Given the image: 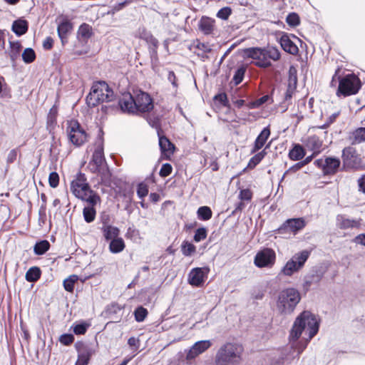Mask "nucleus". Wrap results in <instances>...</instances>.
I'll return each mask as SVG.
<instances>
[{
	"label": "nucleus",
	"instance_id": "obj_1",
	"mask_svg": "<svg viewBox=\"0 0 365 365\" xmlns=\"http://www.w3.org/2000/svg\"><path fill=\"white\" fill-rule=\"evenodd\" d=\"M319 324L316 316L309 311H304L295 319L289 334V343L293 349L283 354L277 365H289L298 358L306 349L310 340L317 334Z\"/></svg>",
	"mask_w": 365,
	"mask_h": 365
},
{
	"label": "nucleus",
	"instance_id": "obj_2",
	"mask_svg": "<svg viewBox=\"0 0 365 365\" xmlns=\"http://www.w3.org/2000/svg\"><path fill=\"white\" fill-rule=\"evenodd\" d=\"M118 103L121 110L129 114L148 112L153 108L152 98L145 92H140L135 98L130 93H125Z\"/></svg>",
	"mask_w": 365,
	"mask_h": 365
},
{
	"label": "nucleus",
	"instance_id": "obj_3",
	"mask_svg": "<svg viewBox=\"0 0 365 365\" xmlns=\"http://www.w3.org/2000/svg\"><path fill=\"white\" fill-rule=\"evenodd\" d=\"M71 191L77 198L91 205H96L101 200L98 195L91 189L86 175L81 172L78 173L71 181Z\"/></svg>",
	"mask_w": 365,
	"mask_h": 365
},
{
	"label": "nucleus",
	"instance_id": "obj_4",
	"mask_svg": "<svg viewBox=\"0 0 365 365\" xmlns=\"http://www.w3.org/2000/svg\"><path fill=\"white\" fill-rule=\"evenodd\" d=\"M300 299V294L296 289H284L277 296L276 309L282 314H290L294 312Z\"/></svg>",
	"mask_w": 365,
	"mask_h": 365
},
{
	"label": "nucleus",
	"instance_id": "obj_5",
	"mask_svg": "<svg viewBox=\"0 0 365 365\" xmlns=\"http://www.w3.org/2000/svg\"><path fill=\"white\" fill-rule=\"evenodd\" d=\"M114 93L105 81H98L91 87L89 94L86 97V103L89 107L96 106L106 101H113Z\"/></svg>",
	"mask_w": 365,
	"mask_h": 365
},
{
	"label": "nucleus",
	"instance_id": "obj_6",
	"mask_svg": "<svg viewBox=\"0 0 365 365\" xmlns=\"http://www.w3.org/2000/svg\"><path fill=\"white\" fill-rule=\"evenodd\" d=\"M279 58L280 52L276 47L252 48V64L258 67L270 66L272 61H276Z\"/></svg>",
	"mask_w": 365,
	"mask_h": 365
},
{
	"label": "nucleus",
	"instance_id": "obj_7",
	"mask_svg": "<svg viewBox=\"0 0 365 365\" xmlns=\"http://www.w3.org/2000/svg\"><path fill=\"white\" fill-rule=\"evenodd\" d=\"M361 87L360 79L354 73L339 77V86L336 95L339 98H345L356 94Z\"/></svg>",
	"mask_w": 365,
	"mask_h": 365
},
{
	"label": "nucleus",
	"instance_id": "obj_8",
	"mask_svg": "<svg viewBox=\"0 0 365 365\" xmlns=\"http://www.w3.org/2000/svg\"><path fill=\"white\" fill-rule=\"evenodd\" d=\"M310 255V252L302 250L295 253L284 264L280 271V274L291 277L298 272L304 265Z\"/></svg>",
	"mask_w": 365,
	"mask_h": 365
},
{
	"label": "nucleus",
	"instance_id": "obj_9",
	"mask_svg": "<svg viewBox=\"0 0 365 365\" xmlns=\"http://www.w3.org/2000/svg\"><path fill=\"white\" fill-rule=\"evenodd\" d=\"M239 349L236 345L227 343L222 346L216 356L217 363L220 365H226L230 362L237 361L239 356Z\"/></svg>",
	"mask_w": 365,
	"mask_h": 365
},
{
	"label": "nucleus",
	"instance_id": "obj_10",
	"mask_svg": "<svg viewBox=\"0 0 365 365\" xmlns=\"http://www.w3.org/2000/svg\"><path fill=\"white\" fill-rule=\"evenodd\" d=\"M67 133L69 140L76 146H81L87 140L86 133L76 120L68 123Z\"/></svg>",
	"mask_w": 365,
	"mask_h": 365
},
{
	"label": "nucleus",
	"instance_id": "obj_11",
	"mask_svg": "<svg viewBox=\"0 0 365 365\" xmlns=\"http://www.w3.org/2000/svg\"><path fill=\"white\" fill-rule=\"evenodd\" d=\"M276 259V255L272 249L266 248L258 252L255 257V264L258 267H272Z\"/></svg>",
	"mask_w": 365,
	"mask_h": 365
},
{
	"label": "nucleus",
	"instance_id": "obj_12",
	"mask_svg": "<svg viewBox=\"0 0 365 365\" xmlns=\"http://www.w3.org/2000/svg\"><path fill=\"white\" fill-rule=\"evenodd\" d=\"M107 164L104 156L103 144L99 140L92 155V158L88 165V168L92 173H96L98 168Z\"/></svg>",
	"mask_w": 365,
	"mask_h": 365
},
{
	"label": "nucleus",
	"instance_id": "obj_13",
	"mask_svg": "<svg viewBox=\"0 0 365 365\" xmlns=\"http://www.w3.org/2000/svg\"><path fill=\"white\" fill-rule=\"evenodd\" d=\"M340 164L339 159L333 157H327L325 159H318L314 161V165L321 168L325 175L335 174Z\"/></svg>",
	"mask_w": 365,
	"mask_h": 365
},
{
	"label": "nucleus",
	"instance_id": "obj_14",
	"mask_svg": "<svg viewBox=\"0 0 365 365\" xmlns=\"http://www.w3.org/2000/svg\"><path fill=\"white\" fill-rule=\"evenodd\" d=\"M305 226L306 222L302 217L288 219L279 228V232L281 234L296 235Z\"/></svg>",
	"mask_w": 365,
	"mask_h": 365
},
{
	"label": "nucleus",
	"instance_id": "obj_15",
	"mask_svg": "<svg viewBox=\"0 0 365 365\" xmlns=\"http://www.w3.org/2000/svg\"><path fill=\"white\" fill-rule=\"evenodd\" d=\"M210 272L208 267H195L191 269L188 274V282L195 287H201L205 279L207 277Z\"/></svg>",
	"mask_w": 365,
	"mask_h": 365
},
{
	"label": "nucleus",
	"instance_id": "obj_16",
	"mask_svg": "<svg viewBox=\"0 0 365 365\" xmlns=\"http://www.w3.org/2000/svg\"><path fill=\"white\" fill-rule=\"evenodd\" d=\"M211 344L210 340H202L195 342L187 354V359H195L197 356L210 348Z\"/></svg>",
	"mask_w": 365,
	"mask_h": 365
},
{
	"label": "nucleus",
	"instance_id": "obj_17",
	"mask_svg": "<svg viewBox=\"0 0 365 365\" xmlns=\"http://www.w3.org/2000/svg\"><path fill=\"white\" fill-rule=\"evenodd\" d=\"M162 130L160 128H158L157 133L161 153L164 155L172 154L175 149V146L168 138L162 134Z\"/></svg>",
	"mask_w": 365,
	"mask_h": 365
},
{
	"label": "nucleus",
	"instance_id": "obj_18",
	"mask_svg": "<svg viewBox=\"0 0 365 365\" xmlns=\"http://www.w3.org/2000/svg\"><path fill=\"white\" fill-rule=\"evenodd\" d=\"M279 43L282 49L292 55H296L298 51L297 46L291 40V38L287 34H283L279 38Z\"/></svg>",
	"mask_w": 365,
	"mask_h": 365
},
{
	"label": "nucleus",
	"instance_id": "obj_19",
	"mask_svg": "<svg viewBox=\"0 0 365 365\" xmlns=\"http://www.w3.org/2000/svg\"><path fill=\"white\" fill-rule=\"evenodd\" d=\"M337 225L341 229L359 227L361 225V219L354 220L347 218L345 215H338L336 218Z\"/></svg>",
	"mask_w": 365,
	"mask_h": 365
},
{
	"label": "nucleus",
	"instance_id": "obj_20",
	"mask_svg": "<svg viewBox=\"0 0 365 365\" xmlns=\"http://www.w3.org/2000/svg\"><path fill=\"white\" fill-rule=\"evenodd\" d=\"M269 135L270 129L269 126H267L262 129V130L257 137L255 141L254 149H252V153L262 148L264 145Z\"/></svg>",
	"mask_w": 365,
	"mask_h": 365
},
{
	"label": "nucleus",
	"instance_id": "obj_21",
	"mask_svg": "<svg viewBox=\"0 0 365 365\" xmlns=\"http://www.w3.org/2000/svg\"><path fill=\"white\" fill-rule=\"evenodd\" d=\"M29 29V23L26 20L19 19L12 24L11 30L17 36L25 34Z\"/></svg>",
	"mask_w": 365,
	"mask_h": 365
},
{
	"label": "nucleus",
	"instance_id": "obj_22",
	"mask_svg": "<svg viewBox=\"0 0 365 365\" xmlns=\"http://www.w3.org/2000/svg\"><path fill=\"white\" fill-rule=\"evenodd\" d=\"M103 235L106 240H112L118 237L120 235V230L115 226H105L101 228Z\"/></svg>",
	"mask_w": 365,
	"mask_h": 365
},
{
	"label": "nucleus",
	"instance_id": "obj_23",
	"mask_svg": "<svg viewBox=\"0 0 365 365\" xmlns=\"http://www.w3.org/2000/svg\"><path fill=\"white\" fill-rule=\"evenodd\" d=\"M215 21L208 17H202L199 22V29L205 35L210 34L214 28Z\"/></svg>",
	"mask_w": 365,
	"mask_h": 365
},
{
	"label": "nucleus",
	"instance_id": "obj_24",
	"mask_svg": "<svg viewBox=\"0 0 365 365\" xmlns=\"http://www.w3.org/2000/svg\"><path fill=\"white\" fill-rule=\"evenodd\" d=\"M125 247V242L121 237H116L110 240L109 250L111 253L117 254L122 252Z\"/></svg>",
	"mask_w": 365,
	"mask_h": 365
},
{
	"label": "nucleus",
	"instance_id": "obj_25",
	"mask_svg": "<svg viewBox=\"0 0 365 365\" xmlns=\"http://www.w3.org/2000/svg\"><path fill=\"white\" fill-rule=\"evenodd\" d=\"M306 146L314 152L319 153L322 146V141L317 135H312L307 138Z\"/></svg>",
	"mask_w": 365,
	"mask_h": 365
},
{
	"label": "nucleus",
	"instance_id": "obj_26",
	"mask_svg": "<svg viewBox=\"0 0 365 365\" xmlns=\"http://www.w3.org/2000/svg\"><path fill=\"white\" fill-rule=\"evenodd\" d=\"M96 173L100 175L101 183L107 185L110 182L111 173L107 164L98 168Z\"/></svg>",
	"mask_w": 365,
	"mask_h": 365
},
{
	"label": "nucleus",
	"instance_id": "obj_27",
	"mask_svg": "<svg viewBox=\"0 0 365 365\" xmlns=\"http://www.w3.org/2000/svg\"><path fill=\"white\" fill-rule=\"evenodd\" d=\"M305 155V151L303 147L299 144H296L294 145L292 149H291L289 152V158L292 160H299L304 158Z\"/></svg>",
	"mask_w": 365,
	"mask_h": 365
},
{
	"label": "nucleus",
	"instance_id": "obj_28",
	"mask_svg": "<svg viewBox=\"0 0 365 365\" xmlns=\"http://www.w3.org/2000/svg\"><path fill=\"white\" fill-rule=\"evenodd\" d=\"M352 144H359L365 142V128L361 127L355 129L351 135Z\"/></svg>",
	"mask_w": 365,
	"mask_h": 365
},
{
	"label": "nucleus",
	"instance_id": "obj_29",
	"mask_svg": "<svg viewBox=\"0 0 365 365\" xmlns=\"http://www.w3.org/2000/svg\"><path fill=\"white\" fill-rule=\"evenodd\" d=\"M50 247L51 245L46 240L38 241L34 246V252L36 255H42L50 249Z\"/></svg>",
	"mask_w": 365,
	"mask_h": 365
},
{
	"label": "nucleus",
	"instance_id": "obj_30",
	"mask_svg": "<svg viewBox=\"0 0 365 365\" xmlns=\"http://www.w3.org/2000/svg\"><path fill=\"white\" fill-rule=\"evenodd\" d=\"M41 274V271L38 267H32L26 273L25 278L29 282H36Z\"/></svg>",
	"mask_w": 365,
	"mask_h": 365
},
{
	"label": "nucleus",
	"instance_id": "obj_31",
	"mask_svg": "<svg viewBox=\"0 0 365 365\" xmlns=\"http://www.w3.org/2000/svg\"><path fill=\"white\" fill-rule=\"evenodd\" d=\"M197 215L199 220L207 221L211 219L212 216V212L210 207L202 206L197 209Z\"/></svg>",
	"mask_w": 365,
	"mask_h": 365
},
{
	"label": "nucleus",
	"instance_id": "obj_32",
	"mask_svg": "<svg viewBox=\"0 0 365 365\" xmlns=\"http://www.w3.org/2000/svg\"><path fill=\"white\" fill-rule=\"evenodd\" d=\"M85 207L83 210L84 220L86 222L90 223L95 220L96 211L94 208L95 205Z\"/></svg>",
	"mask_w": 365,
	"mask_h": 365
},
{
	"label": "nucleus",
	"instance_id": "obj_33",
	"mask_svg": "<svg viewBox=\"0 0 365 365\" xmlns=\"http://www.w3.org/2000/svg\"><path fill=\"white\" fill-rule=\"evenodd\" d=\"M72 24L68 21H63L57 28L58 36H68L72 30Z\"/></svg>",
	"mask_w": 365,
	"mask_h": 365
},
{
	"label": "nucleus",
	"instance_id": "obj_34",
	"mask_svg": "<svg viewBox=\"0 0 365 365\" xmlns=\"http://www.w3.org/2000/svg\"><path fill=\"white\" fill-rule=\"evenodd\" d=\"M246 70L247 67L245 65H241L237 68L232 78L235 85H238L242 81Z\"/></svg>",
	"mask_w": 365,
	"mask_h": 365
},
{
	"label": "nucleus",
	"instance_id": "obj_35",
	"mask_svg": "<svg viewBox=\"0 0 365 365\" xmlns=\"http://www.w3.org/2000/svg\"><path fill=\"white\" fill-rule=\"evenodd\" d=\"M78 277L76 274L69 276L63 281V287L68 292H73L74 284L78 281Z\"/></svg>",
	"mask_w": 365,
	"mask_h": 365
},
{
	"label": "nucleus",
	"instance_id": "obj_36",
	"mask_svg": "<svg viewBox=\"0 0 365 365\" xmlns=\"http://www.w3.org/2000/svg\"><path fill=\"white\" fill-rule=\"evenodd\" d=\"M91 28L89 25L86 24L81 25L78 31V36L79 38H81L83 40H87L91 36Z\"/></svg>",
	"mask_w": 365,
	"mask_h": 365
},
{
	"label": "nucleus",
	"instance_id": "obj_37",
	"mask_svg": "<svg viewBox=\"0 0 365 365\" xmlns=\"http://www.w3.org/2000/svg\"><path fill=\"white\" fill-rule=\"evenodd\" d=\"M91 358V352L88 350H83L79 352L78 359L75 365H88Z\"/></svg>",
	"mask_w": 365,
	"mask_h": 365
},
{
	"label": "nucleus",
	"instance_id": "obj_38",
	"mask_svg": "<svg viewBox=\"0 0 365 365\" xmlns=\"http://www.w3.org/2000/svg\"><path fill=\"white\" fill-rule=\"evenodd\" d=\"M181 250L182 253L184 256H191L193 253L195 252L196 247L195 246L189 242L187 241H184L181 245Z\"/></svg>",
	"mask_w": 365,
	"mask_h": 365
},
{
	"label": "nucleus",
	"instance_id": "obj_39",
	"mask_svg": "<svg viewBox=\"0 0 365 365\" xmlns=\"http://www.w3.org/2000/svg\"><path fill=\"white\" fill-rule=\"evenodd\" d=\"M148 314V310L142 306H140L134 311L135 319L138 322H143Z\"/></svg>",
	"mask_w": 365,
	"mask_h": 365
},
{
	"label": "nucleus",
	"instance_id": "obj_40",
	"mask_svg": "<svg viewBox=\"0 0 365 365\" xmlns=\"http://www.w3.org/2000/svg\"><path fill=\"white\" fill-rule=\"evenodd\" d=\"M36 58V53L33 48H27L22 53V59L26 63H32Z\"/></svg>",
	"mask_w": 365,
	"mask_h": 365
},
{
	"label": "nucleus",
	"instance_id": "obj_41",
	"mask_svg": "<svg viewBox=\"0 0 365 365\" xmlns=\"http://www.w3.org/2000/svg\"><path fill=\"white\" fill-rule=\"evenodd\" d=\"M90 325V323L86 322H81L73 326V332L76 335L84 334Z\"/></svg>",
	"mask_w": 365,
	"mask_h": 365
},
{
	"label": "nucleus",
	"instance_id": "obj_42",
	"mask_svg": "<svg viewBox=\"0 0 365 365\" xmlns=\"http://www.w3.org/2000/svg\"><path fill=\"white\" fill-rule=\"evenodd\" d=\"M297 88V78H294L293 80V83L290 82L288 85L286 93H285V100L289 101L292 98L293 94L295 92Z\"/></svg>",
	"mask_w": 365,
	"mask_h": 365
},
{
	"label": "nucleus",
	"instance_id": "obj_43",
	"mask_svg": "<svg viewBox=\"0 0 365 365\" xmlns=\"http://www.w3.org/2000/svg\"><path fill=\"white\" fill-rule=\"evenodd\" d=\"M148 194V187L144 182H140L137 187V195L140 199H143Z\"/></svg>",
	"mask_w": 365,
	"mask_h": 365
},
{
	"label": "nucleus",
	"instance_id": "obj_44",
	"mask_svg": "<svg viewBox=\"0 0 365 365\" xmlns=\"http://www.w3.org/2000/svg\"><path fill=\"white\" fill-rule=\"evenodd\" d=\"M207 237V230L205 227H200L196 230L194 235V240L197 242L205 240Z\"/></svg>",
	"mask_w": 365,
	"mask_h": 365
},
{
	"label": "nucleus",
	"instance_id": "obj_45",
	"mask_svg": "<svg viewBox=\"0 0 365 365\" xmlns=\"http://www.w3.org/2000/svg\"><path fill=\"white\" fill-rule=\"evenodd\" d=\"M287 23L292 26H296L299 24V17L296 13H291L288 14L286 19Z\"/></svg>",
	"mask_w": 365,
	"mask_h": 365
},
{
	"label": "nucleus",
	"instance_id": "obj_46",
	"mask_svg": "<svg viewBox=\"0 0 365 365\" xmlns=\"http://www.w3.org/2000/svg\"><path fill=\"white\" fill-rule=\"evenodd\" d=\"M152 36L151 32L144 27L139 28L138 30L137 36L145 41H148Z\"/></svg>",
	"mask_w": 365,
	"mask_h": 365
},
{
	"label": "nucleus",
	"instance_id": "obj_47",
	"mask_svg": "<svg viewBox=\"0 0 365 365\" xmlns=\"http://www.w3.org/2000/svg\"><path fill=\"white\" fill-rule=\"evenodd\" d=\"M159 44H155L153 46H148V52L151 59V62L153 63L154 62H157L158 61V48Z\"/></svg>",
	"mask_w": 365,
	"mask_h": 365
},
{
	"label": "nucleus",
	"instance_id": "obj_48",
	"mask_svg": "<svg viewBox=\"0 0 365 365\" xmlns=\"http://www.w3.org/2000/svg\"><path fill=\"white\" fill-rule=\"evenodd\" d=\"M269 148V145L266 146V148L262 150L261 152L257 153L252 157V167L259 164L261 160L264 158L267 154L266 149Z\"/></svg>",
	"mask_w": 365,
	"mask_h": 365
},
{
	"label": "nucleus",
	"instance_id": "obj_49",
	"mask_svg": "<svg viewBox=\"0 0 365 365\" xmlns=\"http://www.w3.org/2000/svg\"><path fill=\"white\" fill-rule=\"evenodd\" d=\"M48 182L49 185L55 188L58 185L59 183V176L56 172H51L48 177Z\"/></svg>",
	"mask_w": 365,
	"mask_h": 365
},
{
	"label": "nucleus",
	"instance_id": "obj_50",
	"mask_svg": "<svg viewBox=\"0 0 365 365\" xmlns=\"http://www.w3.org/2000/svg\"><path fill=\"white\" fill-rule=\"evenodd\" d=\"M356 150L352 147L345 148L342 151V158L344 160H348L349 158L355 156Z\"/></svg>",
	"mask_w": 365,
	"mask_h": 365
},
{
	"label": "nucleus",
	"instance_id": "obj_51",
	"mask_svg": "<svg viewBox=\"0 0 365 365\" xmlns=\"http://www.w3.org/2000/svg\"><path fill=\"white\" fill-rule=\"evenodd\" d=\"M231 13L232 11L230 7H223L218 11L217 16L221 19L226 20L230 16Z\"/></svg>",
	"mask_w": 365,
	"mask_h": 365
},
{
	"label": "nucleus",
	"instance_id": "obj_52",
	"mask_svg": "<svg viewBox=\"0 0 365 365\" xmlns=\"http://www.w3.org/2000/svg\"><path fill=\"white\" fill-rule=\"evenodd\" d=\"M74 341V336L71 334H63L59 338V341L63 345H69Z\"/></svg>",
	"mask_w": 365,
	"mask_h": 365
},
{
	"label": "nucleus",
	"instance_id": "obj_53",
	"mask_svg": "<svg viewBox=\"0 0 365 365\" xmlns=\"http://www.w3.org/2000/svg\"><path fill=\"white\" fill-rule=\"evenodd\" d=\"M172 170L173 168L171 165L169 163H165L162 165L159 174L161 177H167L171 174Z\"/></svg>",
	"mask_w": 365,
	"mask_h": 365
},
{
	"label": "nucleus",
	"instance_id": "obj_54",
	"mask_svg": "<svg viewBox=\"0 0 365 365\" xmlns=\"http://www.w3.org/2000/svg\"><path fill=\"white\" fill-rule=\"evenodd\" d=\"M340 114V111H336L331 114L327 119V121L326 123H324L323 125L321 126V128H326L328 126H329L331 124H332L334 122H335L336 119L338 118V116Z\"/></svg>",
	"mask_w": 365,
	"mask_h": 365
},
{
	"label": "nucleus",
	"instance_id": "obj_55",
	"mask_svg": "<svg viewBox=\"0 0 365 365\" xmlns=\"http://www.w3.org/2000/svg\"><path fill=\"white\" fill-rule=\"evenodd\" d=\"M240 198L241 200H251V190L249 188L243 189L240 191Z\"/></svg>",
	"mask_w": 365,
	"mask_h": 365
},
{
	"label": "nucleus",
	"instance_id": "obj_56",
	"mask_svg": "<svg viewBox=\"0 0 365 365\" xmlns=\"http://www.w3.org/2000/svg\"><path fill=\"white\" fill-rule=\"evenodd\" d=\"M128 344L134 349V351H136L140 346V340L134 336L130 337L128 340Z\"/></svg>",
	"mask_w": 365,
	"mask_h": 365
},
{
	"label": "nucleus",
	"instance_id": "obj_57",
	"mask_svg": "<svg viewBox=\"0 0 365 365\" xmlns=\"http://www.w3.org/2000/svg\"><path fill=\"white\" fill-rule=\"evenodd\" d=\"M269 100V97L268 95L264 96L259 98L256 101H252V108L254 107H259L262 106V104L265 103Z\"/></svg>",
	"mask_w": 365,
	"mask_h": 365
},
{
	"label": "nucleus",
	"instance_id": "obj_58",
	"mask_svg": "<svg viewBox=\"0 0 365 365\" xmlns=\"http://www.w3.org/2000/svg\"><path fill=\"white\" fill-rule=\"evenodd\" d=\"M17 157V150L16 149H13L10 150L7 155L6 162L8 164L13 163L16 160Z\"/></svg>",
	"mask_w": 365,
	"mask_h": 365
},
{
	"label": "nucleus",
	"instance_id": "obj_59",
	"mask_svg": "<svg viewBox=\"0 0 365 365\" xmlns=\"http://www.w3.org/2000/svg\"><path fill=\"white\" fill-rule=\"evenodd\" d=\"M214 98L215 101L220 103L222 106H226L227 103V95L224 93L216 95Z\"/></svg>",
	"mask_w": 365,
	"mask_h": 365
},
{
	"label": "nucleus",
	"instance_id": "obj_60",
	"mask_svg": "<svg viewBox=\"0 0 365 365\" xmlns=\"http://www.w3.org/2000/svg\"><path fill=\"white\" fill-rule=\"evenodd\" d=\"M168 80L173 85V88H177L178 85L176 81V76L173 71H169L168 74Z\"/></svg>",
	"mask_w": 365,
	"mask_h": 365
},
{
	"label": "nucleus",
	"instance_id": "obj_61",
	"mask_svg": "<svg viewBox=\"0 0 365 365\" xmlns=\"http://www.w3.org/2000/svg\"><path fill=\"white\" fill-rule=\"evenodd\" d=\"M53 45V40L51 37L48 36L43 42V47L46 50H50Z\"/></svg>",
	"mask_w": 365,
	"mask_h": 365
},
{
	"label": "nucleus",
	"instance_id": "obj_62",
	"mask_svg": "<svg viewBox=\"0 0 365 365\" xmlns=\"http://www.w3.org/2000/svg\"><path fill=\"white\" fill-rule=\"evenodd\" d=\"M359 190L365 194V175L358 180Z\"/></svg>",
	"mask_w": 365,
	"mask_h": 365
},
{
	"label": "nucleus",
	"instance_id": "obj_63",
	"mask_svg": "<svg viewBox=\"0 0 365 365\" xmlns=\"http://www.w3.org/2000/svg\"><path fill=\"white\" fill-rule=\"evenodd\" d=\"M354 242L356 244H360L365 246V233L358 235L354 239Z\"/></svg>",
	"mask_w": 365,
	"mask_h": 365
},
{
	"label": "nucleus",
	"instance_id": "obj_64",
	"mask_svg": "<svg viewBox=\"0 0 365 365\" xmlns=\"http://www.w3.org/2000/svg\"><path fill=\"white\" fill-rule=\"evenodd\" d=\"M56 122V113H53V108L50 110V112L48 115L47 118V123L48 125H52Z\"/></svg>",
	"mask_w": 365,
	"mask_h": 365
}]
</instances>
